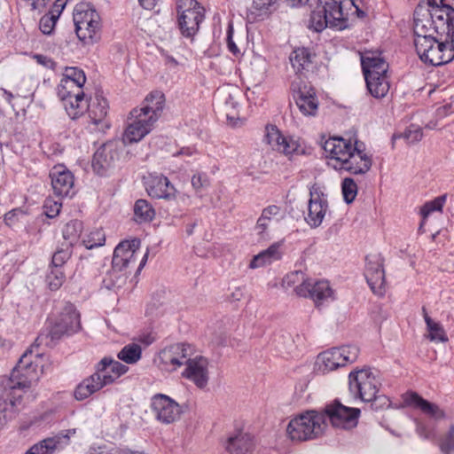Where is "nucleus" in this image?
<instances>
[{"instance_id": "48", "label": "nucleus", "mask_w": 454, "mask_h": 454, "mask_svg": "<svg viewBox=\"0 0 454 454\" xmlns=\"http://www.w3.org/2000/svg\"><path fill=\"white\" fill-rule=\"evenodd\" d=\"M422 129L417 126H410L403 132L395 133L392 137L393 143L397 139H404L408 144H414L421 140Z\"/></svg>"}, {"instance_id": "40", "label": "nucleus", "mask_w": 454, "mask_h": 454, "mask_svg": "<svg viewBox=\"0 0 454 454\" xmlns=\"http://www.w3.org/2000/svg\"><path fill=\"white\" fill-rule=\"evenodd\" d=\"M155 216V210L145 200H137L134 205V217L137 223L151 222Z\"/></svg>"}, {"instance_id": "51", "label": "nucleus", "mask_w": 454, "mask_h": 454, "mask_svg": "<svg viewBox=\"0 0 454 454\" xmlns=\"http://www.w3.org/2000/svg\"><path fill=\"white\" fill-rule=\"evenodd\" d=\"M383 262L379 254H371L366 257V265L364 273H383Z\"/></svg>"}, {"instance_id": "63", "label": "nucleus", "mask_w": 454, "mask_h": 454, "mask_svg": "<svg viewBox=\"0 0 454 454\" xmlns=\"http://www.w3.org/2000/svg\"><path fill=\"white\" fill-rule=\"evenodd\" d=\"M195 153V150L191 147L182 148L180 151H178L176 153H175V156L179 155H185V156H192Z\"/></svg>"}, {"instance_id": "9", "label": "nucleus", "mask_w": 454, "mask_h": 454, "mask_svg": "<svg viewBox=\"0 0 454 454\" xmlns=\"http://www.w3.org/2000/svg\"><path fill=\"white\" fill-rule=\"evenodd\" d=\"M359 355V348L354 345L341 346L325 350L317 356V370L325 374L340 367L354 363Z\"/></svg>"}, {"instance_id": "43", "label": "nucleus", "mask_w": 454, "mask_h": 454, "mask_svg": "<svg viewBox=\"0 0 454 454\" xmlns=\"http://www.w3.org/2000/svg\"><path fill=\"white\" fill-rule=\"evenodd\" d=\"M290 62L296 72H301L309 66L311 55L308 49L298 48L291 53Z\"/></svg>"}, {"instance_id": "37", "label": "nucleus", "mask_w": 454, "mask_h": 454, "mask_svg": "<svg viewBox=\"0 0 454 454\" xmlns=\"http://www.w3.org/2000/svg\"><path fill=\"white\" fill-rule=\"evenodd\" d=\"M364 79L366 87L373 98H382L387 94L390 89V82L387 74L373 77H367Z\"/></svg>"}, {"instance_id": "19", "label": "nucleus", "mask_w": 454, "mask_h": 454, "mask_svg": "<svg viewBox=\"0 0 454 454\" xmlns=\"http://www.w3.org/2000/svg\"><path fill=\"white\" fill-rule=\"evenodd\" d=\"M140 240L133 239L119 243L114 251L112 261L113 269L122 271L135 263L136 253L139 249Z\"/></svg>"}, {"instance_id": "46", "label": "nucleus", "mask_w": 454, "mask_h": 454, "mask_svg": "<svg viewBox=\"0 0 454 454\" xmlns=\"http://www.w3.org/2000/svg\"><path fill=\"white\" fill-rule=\"evenodd\" d=\"M364 276L373 294L378 296H383L386 292L385 272L373 275L372 273H364Z\"/></svg>"}, {"instance_id": "41", "label": "nucleus", "mask_w": 454, "mask_h": 454, "mask_svg": "<svg viewBox=\"0 0 454 454\" xmlns=\"http://www.w3.org/2000/svg\"><path fill=\"white\" fill-rule=\"evenodd\" d=\"M59 444V437L47 438L31 446L25 454H53Z\"/></svg>"}, {"instance_id": "61", "label": "nucleus", "mask_w": 454, "mask_h": 454, "mask_svg": "<svg viewBox=\"0 0 454 454\" xmlns=\"http://www.w3.org/2000/svg\"><path fill=\"white\" fill-rule=\"evenodd\" d=\"M138 2L144 9L153 10L158 4L159 0H138Z\"/></svg>"}, {"instance_id": "6", "label": "nucleus", "mask_w": 454, "mask_h": 454, "mask_svg": "<svg viewBox=\"0 0 454 454\" xmlns=\"http://www.w3.org/2000/svg\"><path fill=\"white\" fill-rule=\"evenodd\" d=\"M312 7L309 27L321 32L326 27L342 29L345 27L344 14L340 4L335 0H310Z\"/></svg>"}, {"instance_id": "5", "label": "nucleus", "mask_w": 454, "mask_h": 454, "mask_svg": "<svg viewBox=\"0 0 454 454\" xmlns=\"http://www.w3.org/2000/svg\"><path fill=\"white\" fill-rule=\"evenodd\" d=\"M75 33L80 41L90 45L101 38L102 20L99 13L88 4H76L73 12Z\"/></svg>"}, {"instance_id": "52", "label": "nucleus", "mask_w": 454, "mask_h": 454, "mask_svg": "<svg viewBox=\"0 0 454 454\" xmlns=\"http://www.w3.org/2000/svg\"><path fill=\"white\" fill-rule=\"evenodd\" d=\"M71 246L66 245V247L58 249L52 255L51 266L62 268L71 257Z\"/></svg>"}, {"instance_id": "53", "label": "nucleus", "mask_w": 454, "mask_h": 454, "mask_svg": "<svg viewBox=\"0 0 454 454\" xmlns=\"http://www.w3.org/2000/svg\"><path fill=\"white\" fill-rule=\"evenodd\" d=\"M440 450L443 454L454 452V425L450 426L448 433L440 442Z\"/></svg>"}, {"instance_id": "47", "label": "nucleus", "mask_w": 454, "mask_h": 454, "mask_svg": "<svg viewBox=\"0 0 454 454\" xmlns=\"http://www.w3.org/2000/svg\"><path fill=\"white\" fill-rule=\"evenodd\" d=\"M66 280V274L62 268L51 266L46 276V282L52 291L59 290Z\"/></svg>"}, {"instance_id": "54", "label": "nucleus", "mask_w": 454, "mask_h": 454, "mask_svg": "<svg viewBox=\"0 0 454 454\" xmlns=\"http://www.w3.org/2000/svg\"><path fill=\"white\" fill-rule=\"evenodd\" d=\"M61 207L62 204L60 201L48 198L43 204L44 213L47 217L53 218L59 214Z\"/></svg>"}, {"instance_id": "11", "label": "nucleus", "mask_w": 454, "mask_h": 454, "mask_svg": "<svg viewBox=\"0 0 454 454\" xmlns=\"http://www.w3.org/2000/svg\"><path fill=\"white\" fill-rule=\"evenodd\" d=\"M176 9L182 35L187 38L194 36L204 20V8L195 0H178Z\"/></svg>"}, {"instance_id": "8", "label": "nucleus", "mask_w": 454, "mask_h": 454, "mask_svg": "<svg viewBox=\"0 0 454 454\" xmlns=\"http://www.w3.org/2000/svg\"><path fill=\"white\" fill-rule=\"evenodd\" d=\"M81 329L80 313L72 303H66L59 318L51 327L47 334L41 333L35 341L37 345H52L56 340L61 339L64 335H72Z\"/></svg>"}, {"instance_id": "58", "label": "nucleus", "mask_w": 454, "mask_h": 454, "mask_svg": "<svg viewBox=\"0 0 454 454\" xmlns=\"http://www.w3.org/2000/svg\"><path fill=\"white\" fill-rule=\"evenodd\" d=\"M277 0H253L254 9L266 12L276 3Z\"/></svg>"}, {"instance_id": "31", "label": "nucleus", "mask_w": 454, "mask_h": 454, "mask_svg": "<svg viewBox=\"0 0 454 454\" xmlns=\"http://www.w3.org/2000/svg\"><path fill=\"white\" fill-rule=\"evenodd\" d=\"M164 95L160 92L151 93L145 99L141 107L135 108L138 113L145 114V118H150V121L156 123L160 116L164 107Z\"/></svg>"}, {"instance_id": "49", "label": "nucleus", "mask_w": 454, "mask_h": 454, "mask_svg": "<svg viewBox=\"0 0 454 454\" xmlns=\"http://www.w3.org/2000/svg\"><path fill=\"white\" fill-rule=\"evenodd\" d=\"M106 236L102 230L96 229L90 232V234L82 240L83 245L87 249H93L101 247L105 244Z\"/></svg>"}, {"instance_id": "44", "label": "nucleus", "mask_w": 454, "mask_h": 454, "mask_svg": "<svg viewBox=\"0 0 454 454\" xmlns=\"http://www.w3.org/2000/svg\"><path fill=\"white\" fill-rule=\"evenodd\" d=\"M142 356L141 347L137 343L124 346L118 353V358L127 364H136Z\"/></svg>"}, {"instance_id": "3", "label": "nucleus", "mask_w": 454, "mask_h": 454, "mask_svg": "<svg viewBox=\"0 0 454 454\" xmlns=\"http://www.w3.org/2000/svg\"><path fill=\"white\" fill-rule=\"evenodd\" d=\"M413 16L414 38L454 31V8L450 5H418Z\"/></svg>"}, {"instance_id": "32", "label": "nucleus", "mask_w": 454, "mask_h": 454, "mask_svg": "<svg viewBox=\"0 0 454 454\" xmlns=\"http://www.w3.org/2000/svg\"><path fill=\"white\" fill-rule=\"evenodd\" d=\"M294 98L296 101L297 106L304 115L316 114L318 107V101L313 89L307 86L300 88L296 92H294Z\"/></svg>"}, {"instance_id": "12", "label": "nucleus", "mask_w": 454, "mask_h": 454, "mask_svg": "<svg viewBox=\"0 0 454 454\" xmlns=\"http://www.w3.org/2000/svg\"><path fill=\"white\" fill-rule=\"evenodd\" d=\"M190 346L185 343H175L160 349L153 362L157 367L168 372L176 371L184 364Z\"/></svg>"}, {"instance_id": "24", "label": "nucleus", "mask_w": 454, "mask_h": 454, "mask_svg": "<svg viewBox=\"0 0 454 454\" xmlns=\"http://www.w3.org/2000/svg\"><path fill=\"white\" fill-rule=\"evenodd\" d=\"M254 446V437L249 433L236 430L228 436L225 450L229 454H252Z\"/></svg>"}, {"instance_id": "4", "label": "nucleus", "mask_w": 454, "mask_h": 454, "mask_svg": "<svg viewBox=\"0 0 454 454\" xmlns=\"http://www.w3.org/2000/svg\"><path fill=\"white\" fill-rule=\"evenodd\" d=\"M414 46L424 64L434 67L447 64L454 59V31L414 38Z\"/></svg>"}, {"instance_id": "21", "label": "nucleus", "mask_w": 454, "mask_h": 454, "mask_svg": "<svg viewBox=\"0 0 454 454\" xmlns=\"http://www.w3.org/2000/svg\"><path fill=\"white\" fill-rule=\"evenodd\" d=\"M145 189L148 195L154 199L172 200L176 197L174 185L162 175H151L145 181Z\"/></svg>"}, {"instance_id": "56", "label": "nucleus", "mask_w": 454, "mask_h": 454, "mask_svg": "<svg viewBox=\"0 0 454 454\" xmlns=\"http://www.w3.org/2000/svg\"><path fill=\"white\" fill-rule=\"evenodd\" d=\"M417 434L424 439H431L434 437V429L431 427H427L422 422H417L416 426Z\"/></svg>"}, {"instance_id": "50", "label": "nucleus", "mask_w": 454, "mask_h": 454, "mask_svg": "<svg viewBox=\"0 0 454 454\" xmlns=\"http://www.w3.org/2000/svg\"><path fill=\"white\" fill-rule=\"evenodd\" d=\"M341 190L344 200L348 204L355 200L357 194V185L352 178L346 177L343 179L341 184Z\"/></svg>"}, {"instance_id": "57", "label": "nucleus", "mask_w": 454, "mask_h": 454, "mask_svg": "<svg viewBox=\"0 0 454 454\" xmlns=\"http://www.w3.org/2000/svg\"><path fill=\"white\" fill-rule=\"evenodd\" d=\"M371 402H372V407L373 409L375 410H379V409H385V408H388L390 406V400L388 399L387 396L382 395H378L377 394L375 395V398L372 399Z\"/></svg>"}, {"instance_id": "36", "label": "nucleus", "mask_w": 454, "mask_h": 454, "mask_svg": "<svg viewBox=\"0 0 454 454\" xmlns=\"http://www.w3.org/2000/svg\"><path fill=\"white\" fill-rule=\"evenodd\" d=\"M309 278L306 276V274L301 270H296L286 274L283 280L282 285L286 288L292 287L294 288V292L300 297L308 294V289L306 286L309 285Z\"/></svg>"}, {"instance_id": "27", "label": "nucleus", "mask_w": 454, "mask_h": 454, "mask_svg": "<svg viewBox=\"0 0 454 454\" xmlns=\"http://www.w3.org/2000/svg\"><path fill=\"white\" fill-rule=\"evenodd\" d=\"M128 366L111 357H104L97 365L96 372L106 386L114 383L128 372Z\"/></svg>"}, {"instance_id": "22", "label": "nucleus", "mask_w": 454, "mask_h": 454, "mask_svg": "<svg viewBox=\"0 0 454 454\" xmlns=\"http://www.w3.org/2000/svg\"><path fill=\"white\" fill-rule=\"evenodd\" d=\"M58 95L64 102L66 112L71 119H78L87 111L88 99L82 90L58 91Z\"/></svg>"}, {"instance_id": "7", "label": "nucleus", "mask_w": 454, "mask_h": 454, "mask_svg": "<svg viewBox=\"0 0 454 454\" xmlns=\"http://www.w3.org/2000/svg\"><path fill=\"white\" fill-rule=\"evenodd\" d=\"M325 428V415L316 411H307L288 424L286 432L292 441L303 442L318 437Z\"/></svg>"}, {"instance_id": "38", "label": "nucleus", "mask_w": 454, "mask_h": 454, "mask_svg": "<svg viewBox=\"0 0 454 454\" xmlns=\"http://www.w3.org/2000/svg\"><path fill=\"white\" fill-rule=\"evenodd\" d=\"M64 6L62 0H57L53 8L41 18L39 27L44 35L51 34Z\"/></svg>"}, {"instance_id": "34", "label": "nucleus", "mask_w": 454, "mask_h": 454, "mask_svg": "<svg viewBox=\"0 0 454 454\" xmlns=\"http://www.w3.org/2000/svg\"><path fill=\"white\" fill-rule=\"evenodd\" d=\"M284 241H278L271 244L267 249L254 255L250 262V268L256 269L270 264L282 257V247Z\"/></svg>"}, {"instance_id": "25", "label": "nucleus", "mask_w": 454, "mask_h": 454, "mask_svg": "<svg viewBox=\"0 0 454 454\" xmlns=\"http://www.w3.org/2000/svg\"><path fill=\"white\" fill-rule=\"evenodd\" d=\"M109 106L106 98L100 93H96L88 102L87 111L91 123L99 126V129H109L110 123L106 121Z\"/></svg>"}, {"instance_id": "13", "label": "nucleus", "mask_w": 454, "mask_h": 454, "mask_svg": "<svg viewBox=\"0 0 454 454\" xmlns=\"http://www.w3.org/2000/svg\"><path fill=\"white\" fill-rule=\"evenodd\" d=\"M323 413L325 415V420L329 419L333 427L348 429L356 426L360 410L347 407L334 401L325 406Z\"/></svg>"}, {"instance_id": "30", "label": "nucleus", "mask_w": 454, "mask_h": 454, "mask_svg": "<svg viewBox=\"0 0 454 454\" xmlns=\"http://www.w3.org/2000/svg\"><path fill=\"white\" fill-rule=\"evenodd\" d=\"M86 82V75L81 68L75 67H67L63 78L58 86V91L82 90V88Z\"/></svg>"}, {"instance_id": "42", "label": "nucleus", "mask_w": 454, "mask_h": 454, "mask_svg": "<svg viewBox=\"0 0 454 454\" xmlns=\"http://www.w3.org/2000/svg\"><path fill=\"white\" fill-rule=\"evenodd\" d=\"M447 200V194L436 197L435 199L426 202L420 208V215L422 216V223L419 230L422 229L427 218L434 212H442L444 204Z\"/></svg>"}, {"instance_id": "20", "label": "nucleus", "mask_w": 454, "mask_h": 454, "mask_svg": "<svg viewBox=\"0 0 454 454\" xmlns=\"http://www.w3.org/2000/svg\"><path fill=\"white\" fill-rule=\"evenodd\" d=\"M265 141L273 150L286 156L299 153V143L293 137L283 136L276 126L266 127Z\"/></svg>"}, {"instance_id": "35", "label": "nucleus", "mask_w": 454, "mask_h": 454, "mask_svg": "<svg viewBox=\"0 0 454 454\" xmlns=\"http://www.w3.org/2000/svg\"><path fill=\"white\" fill-rule=\"evenodd\" d=\"M106 386L102 379L95 372L76 387L74 396L77 400H84Z\"/></svg>"}, {"instance_id": "26", "label": "nucleus", "mask_w": 454, "mask_h": 454, "mask_svg": "<svg viewBox=\"0 0 454 454\" xmlns=\"http://www.w3.org/2000/svg\"><path fill=\"white\" fill-rule=\"evenodd\" d=\"M285 217V212L277 205H270L264 207L256 221L254 231L262 239H269L268 229L274 222L278 223Z\"/></svg>"}, {"instance_id": "2", "label": "nucleus", "mask_w": 454, "mask_h": 454, "mask_svg": "<svg viewBox=\"0 0 454 454\" xmlns=\"http://www.w3.org/2000/svg\"><path fill=\"white\" fill-rule=\"evenodd\" d=\"M323 148L328 165L336 170L364 175L372 168V157L365 153L364 144L357 139L331 137L324 143Z\"/></svg>"}, {"instance_id": "60", "label": "nucleus", "mask_w": 454, "mask_h": 454, "mask_svg": "<svg viewBox=\"0 0 454 454\" xmlns=\"http://www.w3.org/2000/svg\"><path fill=\"white\" fill-rule=\"evenodd\" d=\"M1 91L3 93L4 98L6 100V102L8 104H12V100L15 97H24V98H26L25 95L20 94L19 91H16L15 94H13L12 92H11V91H9V90H7L5 89H1Z\"/></svg>"}, {"instance_id": "17", "label": "nucleus", "mask_w": 454, "mask_h": 454, "mask_svg": "<svg viewBox=\"0 0 454 454\" xmlns=\"http://www.w3.org/2000/svg\"><path fill=\"white\" fill-rule=\"evenodd\" d=\"M53 192L59 198L72 197L74 193V177L64 165H56L50 171Z\"/></svg>"}, {"instance_id": "55", "label": "nucleus", "mask_w": 454, "mask_h": 454, "mask_svg": "<svg viewBox=\"0 0 454 454\" xmlns=\"http://www.w3.org/2000/svg\"><path fill=\"white\" fill-rule=\"evenodd\" d=\"M227 48L230 52H231L235 57H239L241 55L240 49L237 46L235 42L233 41V27L232 25H229L227 30V38H226Z\"/></svg>"}, {"instance_id": "16", "label": "nucleus", "mask_w": 454, "mask_h": 454, "mask_svg": "<svg viewBox=\"0 0 454 454\" xmlns=\"http://www.w3.org/2000/svg\"><path fill=\"white\" fill-rule=\"evenodd\" d=\"M329 210L326 196L316 186L309 190V200L308 203V214L305 216L306 223L311 228L319 227Z\"/></svg>"}, {"instance_id": "18", "label": "nucleus", "mask_w": 454, "mask_h": 454, "mask_svg": "<svg viewBox=\"0 0 454 454\" xmlns=\"http://www.w3.org/2000/svg\"><path fill=\"white\" fill-rule=\"evenodd\" d=\"M184 364L185 369L182 376L193 382L197 387L205 388L209 380L207 359L201 356L187 357Z\"/></svg>"}, {"instance_id": "1", "label": "nucleus", "mask_w": 454, "mask_h": 454, "mask_svg": "<svg viewBox=\"0 0 454 454\" xmlns=\"http://www.w3.org/2000/svg\"><path fill=\"white\" fill-rule=\"evenodd\" d=\"M42 355L27 349L20 358L10 378L0 381V428L11 417L14 407L20 403V390L28 388L40 377Z\"/></svg>"}, {"instance_id": "59", "label": "nucleus", "mask_w": 454, "mask_h": 454, "mask_svg": "<svg viewBox=\"0 0 454 454\" xmlns=\"http://www.w3.org/2000/svg\"><path fill=\"white\" fill-rule=\"evenodd\" d=\"M207 184V177L205 174L198 173L192 177V184L195 189H200Z\"/></svg>"}, {"instance_id": "45", "label": "nucleus", "mask_w": 454, "mask_h": 454, "mask_svg": "<svg viewBox=\"0 0 454 454\" xmlns=\"http://www.w3.org/2000/svg\"><path fill=\"white\" fill-rule=\"evenodd\" d=\"M82 231V223L78 220L68 222L63 229V238L67 242V245L73 246L80 238Z\"/></svg>"}, {"instance_id": "39", "label": "nucleus", "mask_w": 454, "mask_h": 454, "mask_svg": "<svg viewBox=\"0 0 454 454\" xmlns=\"http://www.w3.org/2000/svg\"><path fill=\"white\" fill-rule=\"evenodd\" d=\"M422 312L428 331L427 338L434 342H447L449 339L443 326L440 323L434 321L428 316L425 308L422 309Z\"/></svg>"}, {"instance_id": "29", "label": "nucleus", "mask_w": 454, "mask_h": 454, "mask_svg": "<svg viewBox=\"0 0 454 454\" xmlns=\"http://www.w3.org/2000/svg\"><path fill=\"white\" fill-rule=\"evenodd\" d=\"M361 65L364 78L387 74L388 64L375 52H365L361 56Z\"/></svg>"}, {"instance_id": "28", "label": "nucleus", "mask_w": 454, "mask_h": 454, "mask_svg": "<svg viewBox=\"0 0 454 454\" xmlns=\"http://www.w3.org/2000/svg\"><path fill=\"white\" fill-rule=\"evenodd\" d=\"M403 400L406 405L420 410L425 415L434 420L445 417L444 411L437 404L428 402L415 392H407Z\"/></svg>"}, {"instance_id": "64", "label": "nucleus", "mask_w": 454, "mask_h": 454, "mask_svg": "<svg viewBox=\"0 0 454 454\" xmlns=\"http://www.w3.org/2000/svg\"><path fill=\"white\" fill-rule=\"evenodd\" d=\"M237 106L238 103L233 100V98L231 96H229L228 99H226L225 101L226 109H235Z\"/></svg>"}, {"instance_id": "23", "label": "nucleus", "mask_w": 454, "mask_h": 454, "mask_svg": "<svg viewBox=\"0 0 454 454\" xmlns=\"http://www.w3.org/2000/svg\"><path fill=\"white\" fill-rule=\"evenodd\" d=\"M119 160V153L113 144H105L100 146L93 155V170L100 176L106 174L107 170L114 167Z\"/></svg>"}, {"instance_id": "15", "label": "nucleus", "mask_w": 454, "mask_h": 454, "mask_svg": "<svg viewBox=\"0 0 454 454\" xmlns=\"http://www.w3.org/2000/svg\"><path fill=\"white\" fill-rule=\"evenodd\" d=\"M154 124L150 118L145 117V114L133 109L128 118V125L123 133V142L126 144L139 142L152 131Z\"/></svg>"}, {"instance_id": "62", "label": "nucleus", "mask_w": 454, "mask_h": 454, "mask_svg": "<svg viewBox=\"0 0 454 454\" xmlns=\"http://www.w3.org/2000/svg\"><path fill=\"white\" fill-rule=\"evenodd\" d=\"M35 59L37 60L38 63L47 67H51L53 66V61L47 58L46 56H43V55H36L35 56Z\"/></svg>"}, {"instance_id": "10", "label": "nucleus", "mask_w": 454, "mask_h": 454, "mask_svg": "<svg viewBox=\"0 0 454 454\" xmlns=\"http://www.w3.org/2000/svg\"><path fill=\"white\" fill-rule=\"evenodd\" d=\"M349 390L355 397L371 402L378 394L380 381L371 368L352 371L348 375Z\"/></svg>"}, {"instance_id": "33", "label": "nucleus", "mask_w": 454, "mask_h": 454, "mask_svg": "<svg viewBox=\"0 0 454 454\" xmlns=\"http://www.w3.org/2000/svg\"><path fill=\"white\" fill-rule=\"evenodd\" d=\"M308 294L301 297L310 298L315 301L316 304L328 301L333 298V291L330 286V284L326 280H315L313 278L309 279V285L306 286Z\"/></svg>"}, {"instance_id": "14", "label": "nucleus", "mask_w": 454, "mask_h": 454, "mask_svg": "<svg viewBox=\"0 0 454 454\" xmlns=\"http://www.w3.org/2000/svg\"><path fill=\"white\" fill-rule=\"evenodd\" d=\"M151 409L157 420L170 424L180 418V405L172 398L163 394H156L151 399Z\"/></svg>"}]
</instances>
